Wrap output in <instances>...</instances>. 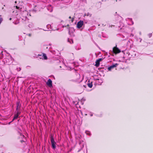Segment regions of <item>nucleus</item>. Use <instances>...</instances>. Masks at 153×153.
Listing matches in <instances>:
<instances>
[{"label":"nucleus","mask_w":153,"mask_h":153,"mask_svg":"<svg viewBox=\"0 0 153 153\" xmlns=\"http://www.w3.org/2000/svg\"><path fill=\"white\" fill-rule=\"evenodd\" d=\"M11 19H12L11 18H10L9 19V20H11Z\"/></svg>","instance_id":"obj_21"},{"label":"nucleus","mask_w":153,"mask_h":153,"mask_svg":"<svg viewBox=\"0 0 153 153\" xmlns=\"http://www.w3.org/2000/svg\"><path fill=\"white\" fill-rule=\"evenodd\" d=\"M20 141L22 143L23 142H24V141L23 140H21Z\"/></svg>","instance_id":"obj_19"},{"label":"nucleus","mask_w":153,"mask_h":153,"mask_svg":"<svg viewBox=\"0 0 153 153\" xmlns=\"http://www.w3.org/2000/svg\"><path fill=\"white\" fill-rule=\"evenodd\" d=\"M2 21V19L0 17V24Z\"/></svg>","instance_id":"obj_16"},{"label":"nucleus","mask_w":153,"mask_h":153,"mask_svg":"<svg viewBox=\"0 0 153 153\" xmlns=\"http://www.w3.org/2000/svg\"><path fill=\"white\" fill-rule=\"evenodd\" d=\"M103 59L102 58H100L98 59H97L99 62H100V61H102V60Z\"/></svg>","instance_id":"obj_14"},{"label":"nucleus","mask_w":153,"mask_h":153,"mask_svg":"<svg viewBox=\"0 0 153 153\" xmlns=\"http://www.w3.org/2000/svg\"><path fill=\"white\" fill-rule=\"evenodd\" d=\"M15 7L16 9H20V7H18L17 6H16Z\"/></svg>","instance_id":"obj_15"},{"label":"nucleus","mask_w":153,"mask_h":153,"mask_svg":"<svg viewBox=\"0 0 153 153\" xmlns=\"http://www.w3.org/2000/svg\"><path fill=\"white\" fill-rule=\"evenodd\" d=\"M42 56H43V57L44 58V59H47V56L45 54L43 53Z\"/></svg>","instance_id":"obj_9"},{"label":"nucleus","mask_w":153,"mask_h":153,"mask_svg":"<svg viewBox=\"0 0 153 153\" xmlns=\"http://www.w3.org/2000/svg\"><path fill=\"white\" fill-rule=\"evenodd\" d=\"M100 62H99V61L97 60L95 62L96 64L95 65V66L97 67H98L99 66L100 64Z\"/></svg>","instance_id":"obj_8"},{"label":"nucleus","mask_w":153,"mask_h":153,"mask_svg":"<svg viewBox=\"0 0 153 153\" xmlns=\"http://www.w3.org/2000/svg\"><path fill=\"white\" fill-rule=\"evenodd\" d=\"M16 111V113L18 115H19L20 114V112L19 111Z\"/></svg>","instance_id":"obj_12"},{"label":"nucleus","mask_w":153,"mask_h":153,"mask_svg":"<svg viewBox=\"0 0 153 153\" xmlns=\"http://www.w3.org/2000/svg\"><path fill=\"white\" fill-rule=\"evenodd\" d=\"M51 142L52 145V148L53 149H55L56 148V143L54 141L53 136H51Z\"/></svg>","instance_id":"obj_1"},{"label":"nucleus","mask_w":153,"mask_h":153,"mask_svg":"<svg viewBox=\"0 0 153 153\" xmlns=\"http://www.w3.org/2000/svg\"><path fill=\"white\" fill-rule=\"evenodd\" d=\"M113 52L115 54H117L121 52L120 50L116 46L114 47L113 49Z\"/></svg>","instance_id":"obj_2"},{"label":"nucleus","mask_w":153,"mask_h":153,"mask_svg":"<svg viewBox=\"0 0 153 153\" xmlns=\"http://www.w3.org/2000/svg\"><path fill=\"white\" fill-rule=\"evenodd\" d=\"M88 82H89L87 84V85L90 88H91L93 86L92 82H90L89 80L88 81Z\"/></svg>","instance_id":"obj_7"},{"label":"nucleus","mask_w":153,"mask_h":153,"mask_svg":"<svg viewBox=\"0 0 153 153\" xmlns=\"http://www.w3.org/2000/svg\"><path fill=\"white\" fill-rule=\"evenodd\" d=\"M28 35L30 37V36H31V34H30V33L28 34Z\"/></svg>","instance_id":"obj_18"},{"label":"nucleus","mask_w":153,"mask_h":153,"mask_svg":"<svg viewBox=\"0 0 153 153\" xmlns=\"http://www.w3.org/2000/svg\"><path fill=\"white\" fill-rule=\"evenodd\" d=\"M21 106V105L19 103V102H17L16 111H19L20 109Z\"/></svg>","instance_id":"obj_6"},{"label":"nucleus","mask_w":153,"mask_h":153,"mask_svg":"<svg viewBox=\"0 0 153 153\" xmlns=\"http://www.w3.org/2000/svg\"><path fill=\"white\" fill-rule=\"evenodd\" d=\"M19 115H18L17 114H15L14 116V117L13 120V121L14 120L18 118Z\"/></svg>","instance_id":"obj_10"},{"label":"nucleus","mask_w":153,"mask_h":153,"mask_svg":"<svg viewBox=\"0 0 153 153\" xmlns=\"http://www.w3.org/2000/svg\"><path fill=\"white\" fill-rule=\"evenodd\" d=\"M148 36L149 38L151 37L152 36V33H150L148 35Z\"/></svg>","instance_id":"obj_13"},{"label":"nucleus","mask_w":153,"mask_h":153,"mask_svg":"<svg viewBox=\"0 0 153 153\" xmlns=\"http://www.w3.org/2000/svg\"><path fill=\"white\" fill-rule=\"evenodd\" d=\"M74 21V18H72V19H71V22H73Z\"/></svg>","instance_id":"obj_17"},{"label":"nucleus","mask_w":153,"mask_h":153,"mask_svg":"<svg viewBox=\"0 0 153 153\" xmlns=\"http://www.w3.org/2000/svg\"><path fill=\"white\" fill-rule=\"evenodd\" d=\"M83 25V22L82 21H80L78 22L77 24V27L78 28H80Z\"/></svg>","instance_id":"obj_3"},{"label":"nucleus","mask_w":153,"mask_h":153,"mask_svg":"<svg viewBox=\"0 0 153 153\" xmlns=\"http://www.w3.org/2000/svg\"><path fill=\"white\" fill-rule=\"evenodd\" d=\"M68 42H69L70 43H73V41L72 39H68Z\"/></svg>","instance_id":"obj_11"},{"label":"nucleus","mask_w":153,"mask_h":153,"mask_svg":"<svg viewBox=\"0 0 153 153\" xmlns=\"http://www.w3.org/2000/svg\"><path fill=\"white\" fill-rule=\"evenodd\" d=\"M69 19H71V16H69Z\"/></svg>","instance_id":"obj_20"},{"label":"nucleus","mask_w":153,"mask_h":153,"mask_svg":"<svg viewBox=\"0 0 153 153\" xmlns=\"http://www.w3.org/2000/svg\"><path fill=\"white\" fill-rule=\"evenodd\" d=\"M46 84L49 87H51L52 86V81L51 79H48L47 83Z\"/></svg>","instance_id":"obj_5"},{"label":"nucleus","mask_w":153,"mask_h":153,"mask_svg":"<svg viewBox=\"0 0 153 153\" xmlns=\"http://www.w3.org/2000/svg\"><path fill=\"white\" fill-rule=\"evenodd\" d=\"M118 65V64L117 63H116L111 65L108 68V71H111L112 69L116 67Z\"/></svg>","instance_id":"obj_4"}]
</instances>
